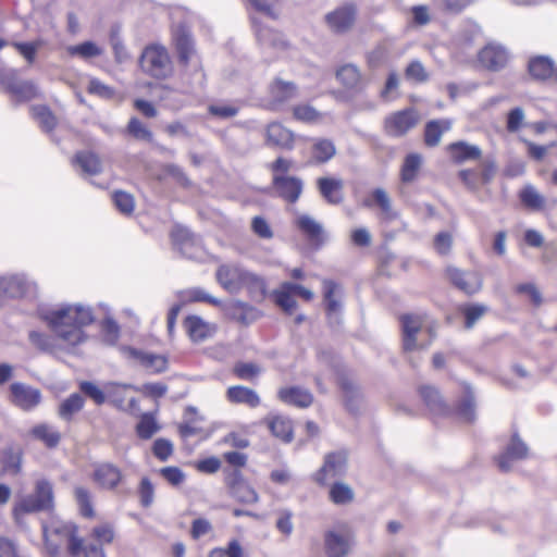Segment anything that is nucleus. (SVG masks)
I'll list each match as a JSON object with an SVG mask.
<instances>
[{
    "label": "nucleus",
    "mask_w": 557,
    "mask_h": 557,
    "mask_svg": "<svg viewBox=\"0 0 557 557\" xmlns=\"http://www.w3.org/2000/svg\"><path fill=\"white\" fill-rule=\"evenodd\" d=\"M184 326L190 339L195 343L203 342L215 332V326L206 322L200 317L189 315L184 321Z\"/></svg>",
    "instance_id": "obj_25"
},
{
    "label": "nucleus",
    "mask_w": 557,
    "mask_h": 557,
    "mask_svg": "<svg viewBox=\"0 0 557 557\" xmlns=\"http://www.w3.org/2000/svg\"><path fill=\"white\" fill-rule=\"evenodd\" d=\"M323 289L329 322L332 325H338L342 322V294L339 286L333 281L325 280L323 282Z\"/></svg>",
    "instance_id": "obj_16"
},
{
    "label": "nucleus",
    "mask_w": 557,
    "mask_h": 557,
    "mask_svg": "<svg viewBox=\"0 0 557 557\" xmlns=\"http://www.w3.org/2000/svg\"><path fill=\"white\" fill-rule=\"evenodd\" d=\"M180 296H181V298H183L186 301L208 302V304H211L213 306H221L222 305V302L218 298L211 296L205 289L199 288V287H194V288H189V289H186L184 292H181Z\"/></svg>",
    "instance_id": "obj_51"
},
{
    "label": "nucleus",
    "mask_w": 557,
    "mask_h": 557,
    "mask_svg": "<svg viewBox=\"0 0 557 557\" xmlns=\"http://www.w3.org/2000/svg\"><path fill=\"white\" fill-rule=\"evenodd\" d=\"M7 88L21 101H27L37 97V88L29 81L12 79L8 82Z\"/></svg>",
    "instance_id": "obj_43"
},
{
    "label": "nucleus",
    "mask_w": 557,
    "mask_h": 557,
    "mask_svg": "<svg viewBox=\"0 0 557 557\" xmlns=\"http://www.w3.org/2000/svg\"><path fill=\"white\" fill-rule=\"evenodd\" d=\"M131 385L109 382L106 384V399L108 398L113 405L121 408L126 400V391Z\"/></svg>",
    "instance_id": "obj_52"
},
{
    "label": "nucleus",
    "mask_w": 557,
    "mask_h": 557,
    "mask_svg": "<svg viewBox=\"0 0 557 557\" xmlns=\"http://www.w3.org/2000/svg\"><path fill=\"white\" fill-rule=\"evenodd\" d=\"M30 112L42 129L49 132L55 127L57 119L48 107L33 106Z\"/></svg>",
    "instance_id": "obj_49"
},
{
    "label": "nucleus",
    "mask_w": 557,
    "mask_h": 557,
    "mask_svg": "<svg viewBox=\"0 0 557 557\" xmlns=\"http://www.w3.org/2000/svg\"><path fill=\"white\" fill-rule=\"evenodd\" d=\"M265 422L271 433L285 443L293 440V425L292 421L282 416L268 417Z\"/></svg>",
    "instance_id": "obj_37"
},
{
    "label": "nucleus",
    "mask_w": 557,
    "mask_h": 557,
    "mask_svg": "<svg viewBox=\"0 0 557 557\" xmlns=\"http://www.w3.org/2000/svg\"><path fill=\"white\" fill-rule=\"evenodd\" d=\"M73 163L88 175H97L102 171V162L99 156L91 151L77 152L73 159Z\"/></svg>",
    "instance_id": "obj_36"
},
{
    "label": "nucleus",
    "mask_w": 557,
    "mask_h": 557,
    "mask_svg": "<svg viewBox=\"0 0 557 557\" xmlns=\"http://www.w3.org/2000/svg\"><path fill=\"white\" fill-rule=\"evenodd\" d=\"M322 197L331 205H339L344 200V182L335 177H320L317 181Z\"/></svg>",
    "instance_id": "obj_24"
},
{
    "label": "nucleus",
    "mask_w": 557,
    "mask_h": 557,
    "mask_svg": "<svg viewBox=\"0 0 557 557\" xmlns=\"http://www.w3.org/2000/svg\"><path fill=\"white\" fill-rule=\"evenodd\" d=\"M171 237L174 246H176L183 255L191 256L188 250L190 247L195 246L196 237L188 228L176 225L171 232Z\"/></svg>",
    "instance_id": "obj_40"
},
{
    "label": "nucleus",
    "mask_w": 557,
    "mask_h": 557,
    "mask_svg": "<svg viewBox=\"0 0 557 557\" xmlns=\"http://www.w3.org/2000/svg\"><path fill=\"white\" fill-rule=\"evenodd\" d=\"M324 113L318 111L310 104H298L293 108V116L304 123H321L324 119Z\"/></svg>",
    "instance_id": "obj_47"
},
{
    "label": "nucleus",
    "mask_w": 557,
    "mask_h": 557,
    "mask_svg": "<svg viewBox=\"0 0 557 557\" xmlns=\"http://www.w3.org/2000/svg\"><path fill=\"white\" fill-rule=\"evenodd\" d=\"M522 203L533 210H539L544 206L543 196L533 187L527 186L520 193Z\"/></svg>",
    "instance_id": "obj_56"
},
{
    "label": "nucleus",
    "mask_w": 557,
    "mask_h": 557,
    "mask_svg": "<svg viewBox=\"0 0 557 557\" xmlns=\"http://www.w3.org/2000/svg\"><path fill=\"white\" fill-rule=\"evenodd\" d=\"M154 485L150 479L147 476L141 478L137 487V495L143 507H149L152 505L154 500Z\"/></svg>",
    "instance_id": "obj_55"
},
{
    "label": "nucleus",
    "mask_w": 557,
    "mask_h": 557,
    "mask_svg": "<svg viewBox=\"0 0 557 557\" xmlns=\"http://www.w3.org/2000/svg\"><path fill=\"white\" fill-rule=\"evenodd\" d=\"M336 77L347 89L359 88L362 84L360 71L354 64H345L339 67Z\"/></svg>",
    "instance_id": "obj_41"
},
{
    "label": "nucleus",
    "mask_w": 557,
    "mask_h": 557,
    "mask_svg": "<svg viewBox=\"0 0 557 557\" xmlns=\"http://www.w3.org/2000/svg\"><path fill=\"white\" fill-rule=\"evenodd\" d=\"M10 470L18 472L20 458L11 449L0 450V476Z\"/></svg>",
    "instance_id": "obj_60"
},
{
    "label": "nucleus",
    "mask_w": 557,
    "mask_h": 557,
    "mask_svg": "<svg viewBox=\"0 0 557 557\" xmlns=\"http://www.w3.org/2000/svg\"><path fill=\"white\" fill-rule=\"evenodd\" d=\"M337 384L343 392L345 407L351 413H357L363 400L360 387L352 377L346 373L338 374Z\"/></svg>",
    "instance_id": "obj_13"
},
{
    "label": "nucleus",
    "mask_w": 557,
    "mask_h": 557,
    "mask_svg": "<svg viewBox=\"0 0 557 557\" xmlns=\"http://www.w3.org/2000/svg\"><path fill=\"white\" fill-rule=\"evenodd\" d=\"M336 153L335 145L326 138L315 139L312 145V157L318 163H325Z\"/></svg>",
    "instance_id": "obj_45"
},
{
    "label": "nucleus",
    "mask_w": 557,
    "mask_h": 557,
    "mask_svg": "<svg viewBox=\"0 0 557 557\" xmlns=\"http://www.w3.org/2000/svg\"><path fill=\"white\" fill-rule=\"evenodd\" d=\"M529 448L524 442L521 441L517 433L512 434L511 441L497 458V466L500 471L508 472L512 468V463L518 460L527 458Z\"/></svg>",
    "instance_id": "obj_12"
},
{
    "label": "nucleus",
    "mask_w": 557,
    "mask_h": 557,
    "mask_svg": "<svg viewBox=\"0 0 557 557\" xmlns=\"http://www.w3.org/2000/svg\"><path fill=\"white\" fill-rule=\"evenodd\" d=\"M54 495L52 484L47 480H39L36 483L33 494L21 497L14 505L15 518L26 513L48 511L53 508Z\"/></svg>",
    "instance_id": "obj_4"
},
{
    "label": "nucleus",
    "mask_w": 557,
    "mask_h": 557,
    "mask_svg": "<svg viewBox=\"0 0 557 557\" xmlns=\"http://www.w3.org/2000/svg\"><path fill=\"white\" fill-rule=\"evenodd\" d=\"M79 389L90 399L94 400L96 405H102L106 403V385L103 389L98 387L95 383L89 381H83L79 384Z\"/></svg>",
    "instance_id": "obj_58"
},
{
    "label": "nucleus",
    "mask_w": 557,
    "mask_h": 557,
    "mask_svg": "<svg viewBox=\"0 0 557 557\" xmlns=\"http://www.w3.org/2000/svg\"><path fill=\"white\" fill-rule=\"evenodd\" d=\"M403 349L406 352L425 349L433 339L430 327L424 326V319L418 314H404L400 318Z\"/></svg>",
    "instance_id": "obj_3"
},
{
    "label": "nucleus",
    "mask_w": 557,
    "mask_h": 557,
    "mask_svg": "<svg viewBox=\"0 0 557 557\" xmlns=\"http://www.w3.org/2000/svg\"><path fill=\"white\" fill-rule=\"evenodd\" d=\"M296 225L311 242L317 244L324 242L323 226L312 216L307 214L298 216Z\"/></svg>",
    "instance_id": "obj_35"
},
{
    "label": "nucleus",
    "mask_w": 557,
    "mask_h": 557,
    "mask_svg": "<svg viewBox=\"0 0 557 557\" xmlns=\"http://www.w3.org/2000/svg\"><path fill=\"white\" fill-rule=\"evenodd\" d=\"M127 132L138 140L151 143L153 139L152 133L137 117H132L129 120Z\"/></svg>",
    "instance_id": "obj_59"
},
{
    "label": "nucleus",
    "mask_w": 557,
    "mask_h": 557,
    "mask_svg": "<svg viewBox=\"0 0 557 557\" xmlns=\"http://www.w3.org/2000/svg\"><path fill=\"white\" fill-rule=\"evenodd\" d=\"M248 271L236 263H224L218 267L215 280L226 292L237 294L243 289V284Z\"/></svg>",
    "instance_id": "obj_8"
},
{
    "label": "nucleus",
    "mask_w": 557,
    "mask_h": 557,
    "mask_svg": "<svg viewBox=\"0 0 557 557\" xmlns=\"http://www.w3.org/2000/svg\"><path fill=\"white\" fill-rule=\"evenodd\" d=\"M478 58L484 69L496 72L506 66L509 54L503 46L488 44L480 50Z\"/></svg>",
    "instance_id": "obj_15"
},
{
    "label": "nucleus",
    "mask_w": 557,
    "mask_h": 557,
    "mask_svg": "<svg viewBox=\"0 0 557 557\" xmlns=\"http://www.w3.org/2000/svg\"><path fill=\"white\" fill-rule=\"evenodd\" d=\"M74 496H75V500L78 506L81 516L84 519H88V520L95 519L96 513L94 510L90 492L84 486H76L74 488Z\"/></svg>",
    "instance_id": "obj_44"
},
{
    "label": "nucleus",
    "mask_w": 557,
    "mask_h": 557,
    "mask_svg": "<svg viewBox=\"0 0 557 557\" xmlns=\"http://www.w3.org/2000/svg\"><path fill=\"white\" fill-rule=\"evenodd\" d=\"M174 41L180 62L187 66L196 54L190 35L185 29L178 28L174 33Z\"/></svg>",
    "instance_id": "obj_30"
},
{
    "label": "nucleus",
    "mask_w": 557,
    "mask_h": 557,
    "mask_svg": "<svg viewBox=\"0 0 557 557\" xmlns=\"http://www.w3.org/2000/svg\"><path fill=\"white\" fill-rule=\"evenodd\" d=\"M251 21L256 30L257 40L262 47H273L275 49H283L286 47V42L281 34L263 26L256 16H252Z\"/></svg>",
    "instance_id": "obj_27"
},
{
    "label": "nucleus",
    "mask_w": 557,
    "mask_h": 557,
    "mask_svg": "<svg viewBox=\"0 0 557 557\" xmlns=\"http://www.w3.org/2000/svg\"><path fill=\"white\" fill-rule=\"evenodd\" d=\"M451 121L447 119L429 121L424 128V143L429 147H435L441 143L442 135L449 131Z\"/></svg>",
    "instance_id": "obj_33"
},
{
    "label": "nucleus",
    "mask_w": 557,
    "mask_h": 557,
    "mask_svg": "<svg viewBox=\"0 0 557 557\" xmlns=\"http://www.w3.org/2000/svg\"><path fill=\"white\" fill-rule=\"evenodd\" d=\"M271 106L277 109L282 104L295 99L298 95L297 86L292 82L275 79L270 85Z\"/></svg>",
    "instance_id": "obj_22"
},
{
    "label": "nucleus",
    "mask_w": 557,
    "mask_h": 557,
    "mask_svg": "<svg viewBox=\"0 0 557 557\" xmlns=\"http://www.w3.org/2000/svg\"><path fill=\"white\" fill-rule=\"evenodd\" d=\"M420 116L417 110L408 108L389 114L384 122L385 132L393 137H400L416 127Z\"/></svg>",
    "instance_id": "obj_6"
},
{
    "label": "nucleus",
    "mask_w": 557,
    "mask_h": 557,
    "mask_svg": "<svg viewBox=\"0 0 557 557\" xmlns=\"http://www.w3.org/2000/svg\"><path fill=\"white\" fill-rule=\"evenodd\" d=\"M224 310L231 319L245 325L255 322L261 317V312L257 308L240 300H231L224 305Z\"/></svg>",
    "instance_id": "obj_19"
},
{
    "label": "nucleus",
    "mask_w": 557,
    "mask_h": 557,
    "mask_svg": "<svg viewBox=\"0 0 557 557\" xmlns=\"http://www.w3.org/2000/svg\"><path fill=\"white\" fill-rule=\"evenodd\" d=\"M232 493L240 502L255 503L258 499V495L255 490L239 476L238 472H235V480L232 484Z\"/></svg>",
    "instance_id": "obj_46"
},
{
    "label": "nucleus",
    "mask_w": 557,
    "mask_h": 557,
    "mask_svg": "<svg viewBox=\"0 0 557 557\" xmlns=\"http://www.w3.org/2000/svg\"><path fill=\"white\" fill-rule=\"evenodd\" d=\"M447 151L451 160L458 164L467 161H475L482 157V150L479 146L462 140L449 144Z\"/></svg>",
    "instance_id": "obj_23"
},
{
    "label": "nucleus",
    "mask_w": 557,
    "mask_h": 557,
    "mask_svg": "<svg viewBox=\"0 0 557 557\" xmlns=\"http://www.w3.org/2000/svg\"><path fill=\"white\" fill-rule=\"evenodd\" d=\"M125 352L135 359L141 367L151 372H162L166 369L168 360L164 356L147 352L132 347H126Z\"/></svg>",
    "instance_id": "obj_21"
},
{
    "label": "nucleus",
    "mask_w": 557,
    "mask_h": 557,
    "mask_svg": "<svg viewBox=\"0 0 557 557\" xmlns=\"http://www.w3.org/2000/svg\"><path fill=\"white\" fill-rule=\"evenodd\" d=\"M267 145L292 150L295 143V134L278 122L270 123L265 128Z\"/></svg>",
    "instance_id": "obj_18"
},
{
    "label": "nucleus",
    "mask_w": 557,
    "mask_h": 557,
    "mask_svg": "<svg viewBox=\"0 0 557 557\" xmlns=\"http://www.w3.org/2000/svg\"><path fill=\"white\" fill-rule=\"evenodd\" d=\"M0 286L3 293L10 297H20L25 292V282L17 276L1 278Z\"/></svg>",
    "instance_id": "obj_57"
},
{
    "label": "nucleus",
    "mask_w": 557,
    "mask_h": 557,
    "mask_svg": "<svg viewBox=\"0 0 557 557\" xmlns=\"http://www.w3.org/2000/svg\"><path fill=\"white\" fill-rule=\"evenodd\" d=\"M354 545V537L348 531H331L325 535L327 557H346Z\"/></svg>",
    "instance_id": "obj_14"
},
{
    "label": "nucleus",
    "mask_w": 557,
    "mask_h": 557,
    "mask_svg": "<svg viewBox=\"0 0 557 557\" xmlns=\"http://www.w3.org/2000/svg\"><path fill=\"white\" fill-rule=\"evenodd\" d=\"M243 288L248 289L253 299L261 300L267 295V284L264 280L249 271L245 277Z\"/></svg>",
    "instance_id": "obj_48"
},
{
    "label": "nucleus",
    "mask_w": 557,
    "mask_h": 557,
    "mask_svg": "<svg viewBox=\"0 0 557 557\" xmlns=\"http://www.w3.org/2000/svg\"><path fill=\"white\" fill-rule=\"evenodd\" d=\"M42 533L46 540L47 547L52 554H55L59 547L63 544L73 556L81 554H95L99 552L101 556L103 553L94 543H87L84 539L77 535V528L75 524H45Z\"/></svg>",
    "instance_id": "obj_2"
},
{
    "label": "nucleus",
    "mask_w": 557,
    "mask_h": 557,
    "mask_svg": "<svg viewBox=\"0 0 557 557\" xmlns=\"http://www.w3.org/2000/svg\"><path fill=\"white\" fill-rule=\"evenodd\" d=\"M112 200L114 202L115 208L122 214L129 215L133 213L135 208V200L133 195L126 191L116 190L112 195Z\"/></svg>",
    "instance_id": "obj_54"
},
{
    "label": "nucleus",
    "mask_w": 557,
    "mask_h": 557,
    "mask_svg": "<svg viewBox=\"0 0 557 557\" xmlns=\"http://www.w3.org/2000/svg\"><path fill=\"white\" fill-rule=\"evenodd\" d=\"M372 205H376L385 219L393 220L396 218V213L392 208V200L383 188H375L371 194V199L364 201V206L371 207Z\"/></svg>",
    "instance_id": "obj_39"
},
{
    "label": "nucleus",
    "mask_w": 557,
    "mask_h": 557,
    "mask_svg": "<svg viewBox=\"0 0 557 557\" xmlns=\"http://www.w3.org/2000/svg\"><path fill=\"white\" fill-rule=\"evenodd\" d=\"M158 430L159 426L150 414H144L136 426L137 434L143 440L150 438Z\"/></svg>",
    "instance_id": "obj_61"
},
{
    "label": "nucleus",
    "mask_w": 557,
    "mask_h": 557,
    "mask_svg": "<svg viewBox=\"0 0 557 557\" xmlns=\"http://www.w3.org/2000/svg\"><path fill=\"white\" fill-rule=\"evenodd\" d=\"M140 66L143 71L157 78H164L172 71L168 51L161 46L147 47L141 54Z\"/></svg>",
    "instance_id": "obj_5"
},
{
    "label": "nucleus",
    "mask_w": 557,
    "mask_h": 557,
    "mask_svg": "<svg viewBox=\"0 0 557 557\" xmlns=\"http://www.w3.org/2000/svg\"><path fill=\"white\" fill-rule=\"evenodd\" d=\"M226 397L233 404H245L250 408H256L260 405L259 395L253 389L243 385L228 387Z\"/></svg>",
    "instance_id": "obj_29"
},
{
    "label": "nucleus",
    "mask_w": 557,
    "mask_h": 557,
    "mask_svg": "<svg viewBox=\"0 0 557 557\" xmlns=\"http://www.w3.org/2000/svg\"><path fill=\"white\" fill-rule=\"evenodd\" d=\"M405 77L416 83H424L429 75L420 61H411L405 70Z\"/></svg>",
    "instance_id": "obj_62"
},
{
    "label": "nucleus",
    "mask_w": 557,
    "mask_h": 557,
    "mask_svg": "<svg viewBox=\"0 0 557 557\" xmlns=\"http://www.w3.org/2000/svg\"><path fill=\"white\" fill-rule=\"evenodd\" d=\"M122 478L123 475L121 470L109 462L96 466L92 474L95 483H97L101 488L109 491L114 490L122 481Z\"/></svg>",
    "instance_id": "obj_20"
},
{
    "label": "nucleus",
    "mask_w": 557,
    "mask_h": 557,
    "mask_svg": "<svg viewBox=\"0 0 557 557\" xmlns=\"http://www.w3.org/2000/svg\"><path fill=\"white\" fill-rule=\"evenodd\" d=\"M330 499L337 505H344L352 502L355 493L352 488L344 483L336 482L330 488Z\"/></svg>",
    "instance_id": "obj_50"
},
{
    "label": "nucleus",
    "mask_w": 557,
    "mask_h": 557,
    "mask_svg": "<svg viewBox=\"0 0 557 557\" xmlns=\"http://www.w3.org/2000/svg\"><path fill=\"white\" fill-rule=\"evenodd\" d=\"M277 396L283 403L300 408H307L313 401L312 394L308 389L298 386L280 388Z\"/></svg>",
    "instance_id": "obj_26"
},
{
    "label": "nucleus",
    "mask_w": 557,
    "mask_h": 557,
    "mask_svg": "<svg viewBox=\"0 0 557 557\" xmlns=\"http://www.w3.org/2000/svg\"><path fill=\"white\" fill-rule=\"evenodd\" d=\"M233 371L240 380H252L260 374L261 369L252 362H238L234 366Z\"/></svg>",
    "instance_id": "obj_63"
},
{
    "label": "nucleus",
    "mask_w": 557,
    "mask_h": 557,
    "mask_svg": "<svg viewBox=\"0 0 557 557\" xmlns=\"http://www.w3.org/2000/svg\"><path fill=\"white\" fill-rule=\"evenodd\" d=\"M422 156L417 152L408 153L405 157L399 173L403 184L409 185L418 180L422 166Z\"/></svg>",
    "instance_id": "obj_28"
},
{
    "label": "nucleus",
    "mask_w": 557,
    "mask_h": 557,
    "mask_svg": "<svg viewBox=\"0 0 557 557\" xmlns=\"http://www.w3.org/2000/svg\"><path fill=\"white\" fill-rule=\"evenodd\" d=\"M67 52L71 55H77L82 59H89L102 54V49L92 41H85L76 46L67 47Z\"/></svg>",
    "instance_id": "obj_53"
},
{
    "label": "nucleus",
    "mask_w": 557,
    "mask_h": 557,
    "mask_svg": "<svg viewBox=\"0 0 557 557\" xmlns=\"http://www.w3.org/2000/svg\"><path fill=\"white\" fill-rule=\"evenodd\" d=\"M84 398L74 393L70 395L66 399H64L58 409L59 417L64 421H71L77 412H79L84 407Z\"/></svg>",
    "instance_id": "obj_42"
},
{
    "label": "nucleus",
    "mask_w": 557,
    "mask_h": 557,
    "mask_svg": "<svg viewBox=\"0 0 557 557\" xmlns=\"http://www.w3.org/2000/svg\"><path fill=\"white\" fill-rule=\"evenodd\" d=\"M209 557H245V554L237 541H231L226 548L212 549Z\"/></svg>",
    "instance_id": "obj_64"
},
{
    "label": "nucleus",
    "mask_w": 557,
    "mask_h": 557,
    "mask_svg": "<svg viewBox=\"0 0 557 557\" xmlns=\"http://www.w3.org/2000/svg\"><path fill=\"white\" fill-rule=\"evenodd\" d=\"M419 394L432 413L445 414L447 412L446 404L434 386L423 385L419 388Z\"/></svg>",
    "instance_id": "obj_32"
},
{
    "label": "nucleus",
    "mask_w": 557,
    "mask_h": 557,
    "mask_svg": "<svg viewBox=\"0 0 557 557\" xmlns=\"http://www.w3.org/2000/svg\"><path fill=\"white\" fill-rule=\"evenodd\" d=\"M356 13L357 10L354 4H345L327 13L325 22L332 32L343 34L352 27L356 21Z\"/></svg>",
    "instance_id": "obj_10"
},
{
    "label": "nucleus",
    "mask_w": 557,
    "mask_h": 557,
    "mask_svg": "<svg viewBox=\"0 0 557 557\" xmlns=\"http://www.w3.org/2000/svg\"><path fill=\"white\" fill-rule=\"evenodd\" d=\"M294 295L290 282H284L278 289L272 293L275 304L289 314L294 312L297 306Z\"/></svg>",
    "instance_id": "obj_38"
},
{
    "label": "nucleus",
    "mask_w": 557,
    "mask_h": 557,
    "mask_svg": "<svg viewBox=\"0 0 557 557\" xmlns=\"http://www.w3.org/2000/svg\"><path fill=\"white\" fill-rule=\"evenodd\" d=\"M55 336L69 346H76L86 339L83 327L94 321L90 308L66 305L42 315Z\"/></svg>",
    "instance_id": "obj_1"
},
{
    "label": "nucleus",
    "mask_w": 557,
    "mask_h": 557,
    "mask_svg": "<svg viewBox=\"0 0 557 557\" xmlns=\"http://www.w3.org/2000/svg\"><path fill=\"white\" fill-rule=\"evenodd\" d=\"M529 72L535 79L545 81L555 78L557 81V67L549 58L536 57L529 63Z\"/></svg>",
    "instance_id": "obj_31"
},
{
    "label": "nucleus",
    "mask_w": 557,
    "mask_h": 557,
    "mask_svg": "<svg viewBox=\"0 0 557 557\" xmlns=\"http://www.w3.org/2000/svg\"><path fill=\"white\" fill-rule=\"evenodd\" d=\"M273 186L281 198L294 203L299 199L304 184L298 177L274 174Z\"/></svg>",
    "instance_id": "obj_17"
},
{
    "label": "nucleus",
    "mask_w": 557,
    "mask_h": 557,
    "mask_svg": "<svg viewBox=\"0 0 557 557\" xmlns=\"http://www.w3.org/2000/svg\"><path fill=\"white\" fill-rule=\"evenodd\" d=\"M446 274L451 284L466 294H474L482 287V277L475 271H462L455 267H448Z\"/></svg>",
    "instance_id": "obj_11"
},
{
    "label": "nucleus",
    "mask_w": 557,
    "mask_h": 557,
    "mask_svg": "<svg viewBox=\"0 0 557 557\" xmlns=\"http://www.w3.org/2000/svg\"><path fill=\"white\" fill-rule=\"evenodd\" d=\"M29 435L48 448H54L61 441V434L52 425L48 423H39L30 429Z\"/></svg>",
    "instance_id": "obj_34"
},
{
    "label": "nucleus",
    "mask_w": 557,
    "mask_h": 557,
    "mask_svg": "<svg viewBox=\"0 0 557 557\" xmlns=\"http://www.w3.org/2000/svg\"><path fill=\"white\" fill-rule=\"evenodd\" d=\"M10 397L11 403L23 411L34 410L42 400L39 388L21 382H14L10 385Z\"/></svg>",
    "instance_id": "obj_7"
},
{
    "label": "nucleus",
    "mask_w": 557,
    "mask_h": 557,
    "mask_svg": "<svg viewBox=\"0 0 557 557\" xmlns=\"http://www.w3.org/2000/svg\"><path fill=\"white\" fill-rule=\"evenodd\" d=\"M348 468V458L345 450L333 451L324 457L321 469L315 474V481L324 485L327 480L343 476Z\"/></svg>",
    "instance_id": "obj_9"
}]
</instances>
